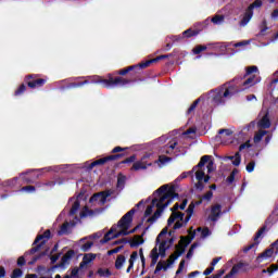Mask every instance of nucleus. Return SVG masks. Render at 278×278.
<instances>
[{"label": "nucleus", "instance_id": "obj_21", "mask_svg": "<svg viewBox=\"0 0 278 278\" xmlns=\"http://www.w3.org/2000/svg\"><path fill=\"white\" fill-rule=\"evenodd\" d=\"M186 216V214H184L182 212H174L170 214V216L167 219V226L170 227V225H173V223H175L177 219L178 220H184V217Z\"/></svg>", "mask_w": 278, "mask_h": 278}, {"label": "nucleus", "instance_id": "obj_46", "mask_svg": "<svg viewBox=\"0 0 278 278\" xmlns=\"http://www.w3.org/2000/svg\"><path fill=\"white\" fill-rule=\"evenodd\" d=\"M263 3L262 0H255L252 4L248 7L250 12H253L254 8H262Z\"/></svg>", "mask_w": 278, "mask_h": 278}, {"label": "nucleus", "instance_id": "obj_56", "mask_svg": "<svg viewBox=\"0 0 278 278\" xmlns=\"http://www.w3.org/2000/svg\"><path fill=\"white\" fill-rule=\"evenodd\" d=\"M245 169L248 173H253V170H255V161H251L250 163H248Z\"/></svg>", "mask_w": 278, "mask_h": 278}, {"label": "nucleus", "instance_id": "obj_37", "mask_svg": "<svg viewBox=\"0 0 278 278\" xmlns=\"http://www.w3.org/2000/svg\"><path fill=\"white\" fill-rule=\"evenodd\" d=\"M147 167L142 161H137L132 164L131 170H147Z\"/></svg>", "mask_w": 278, "mask_h": 278}, {"label": "nucleus", "instance_id": "obj_58", "mask_svg": "<svg viewBox=\"0 0 278 278\" xmlns=\"http://www.w3.org/2000/svg\"><path fill=\"white\" fill-rule=\"evenodd\" d=\"M134 162H136V154H132L129 157H127L124 161H122V164H131Z\"/></svg>", "mask_w": 278, "mask_h": 278}, {"label": "nucleus", "instance_id": "obj_32", "mask_svg": "<svg viewBox=\"0 0 278 278\" xmlns=\"http://www.w3.org/2000/svg\"><path fill=\"white\" fill-rule=\"evenodd\" d=\"M227 160H231L233 166H240V163L242 162V156L240 155V152H236L233 156H227Z\"/></svg>", "mask_w": 278, "mask_h": 278}, {"label": "nucleus", "instance_id": "obj_57", "mask_svg": "<svg viewBox=\"0 0 278 278\" xmlns=\"http://www.w3.org/2000/svg\"><path fill=\"white\" fill-rule=\"evenodd\" d=\"M121 251H123V245H119L117 248H114L113 250H109L108 251V255H114L116 253H121Z\"/></svg>", "mask_w": 278, "mask_h": 278}, {"label": "nucleus", "instance_id": "obj_34", "mask_svg": "<svg viewBox=\"0 0 278 278\" xmlns=\"http://www.w3.org/2000/svg\"><path fill=\"white\" fill-rule=\"evenodd\" d=\"M127 182V176L123 175V174H118L117 176V188H119L121 190H123V188H125V184Z\"/></svg>", "mask_w": 278, "mask_h": 278}, {"label": "nucleus", "instance_id": "obj_64", "mask_svg": "<svg viewBox=\"0 0 278 278\" xmlns=\"http://www.w3.org/2000/svg\"><path fill=\"white\" fill-rule=\"evenodd\" d=\"M45 255H47V251L41 252L39 255L35 256L33 258V262H30L29 264H36V262H38V260H40V257H45Z\"/></svg>", "mask_w": 278, "mask_h": 278}, {"label": "nucleus", "instance_id": "obj_22", "mask_svg": "<svg viewBox=\"0 0 278 278\" xmlns=\"http://www.w3.org/2000/svg\"><path fill=\"white\" fill-rule=\"evenodd\" d=\"M258 127L261 129H270V118L268 117V112L258 121Z\"/></svg>", "mask_w": 278, "mask_h": 278}, {"label": "nucleus", "instance_id": "obj_40", "mask_svg": "<svg viewBox=\"0 0 278 278\" xmlns=\"http://www.w3.org/2000/svg\"><path fill=\"white\" fill-rule=\"evenodd\" d=\"M26 90H27V85L25 84L20 85V87L14 92V97H21V94H25Z\"/></svg>", "mask_w": 278, "mask_h": 278}, {"label": "nucleus", "instance_id": "obj_18", "mask_svg": "<svg viewBox=\"0 0 278 278\" xmlns=\"http://www.w3.org/2000/svg\"><path fill=\"white\" fill-rule=\"evenodd\" d=\"M75 257V250H68L61 258L60 264L55 265V268H64L70 261Z\"/></svg>", "mask_w": 278, "mask_h": 278}, {"label": "nucleus", "instance_id": "obj_24", "mask_svg": "<svg viewBox=\"0 0 278 278\" xmlns=\"http://www.w3.org/2000/svg\"><path fill=\"white\" fill-rule=\"evenodd\" d=\"M167 243H168V241L164 240L159 245V255L162 258L166 257V251H168V249H170V245H166Z\"/></svg>", "mask_w": 278, "mask_h": 278}, {"label": "nucleus", "instance_id": "obj_4", "mask_svg": "<svg viewBox=\"0 0 278 278\" xmlns=\"http://www.w3.org/2000/svg\"><path fill=\"white\" fill-rule=\"evenodd\" d=\"M155 193L160 197L157 202L160 205H166V203H164L165 201H170V203H173V199H179V193L175 191V186L168 188V185H163L155 191Z\"/></svg>", "mask_w": 278, "mask_h": 278}, {"label": "nucleus", "instance_id": "obj_60", "mask_svg": "<svg viewBox=\"0 0 278 278\" xmlns=\"http://www.w3.org/2000/svg\"><path fill=\"white\" fill-rule=\"evenodd\" d=\"M22 192H36V187L34 186H25L21 189Z\"/></svg>", "mask_w": 278, "mask_h": 278}, {"label": "nucleus", "instance_id": "obj_50", "mask_svg": "<svg viewBox=\"0 0 278 278\" xmlns=\"http://www.w3.org/2000/svg\"><path fill=\"white\" fill-rule=\"evenodd\" d=\"M202 51H207V46H197L193 49L194 55H199V53H201Z\"/></svg>", "mask_w": 278, "mask_h": 278}, {"label": "nucleus", "instance_id": "obj_49", "mask_svg": "<svg viewBox=\"0 0 278 278\" xmlns=\"http://www.w3.org/2000/svg\"><path fill=\"white\" fill-rule=\"evenodd\" d=\"M172 160L173 159L170 156L160 155L156 162H160V164H166L168 162H172Z\"/></svg>", "mask_w": 278, "mask_h": 278}, {"label": "nucleus", "instance_id": "obj_9", "mask_svg": "<svg viewBox=\"0 0 278 278\" xmlns=\"http://www.w3.org/2000/svg\"><path fill=\"white\" fill-rule=\"evenodd\" d=\"M223 205L218 203L213 204L211 205V213L208 215V219L211 220V223H218V219L220 218V216H223Z\"/></svg>", "mask_w": 278, "mask_h": 278}, {"label": "nucleus", "instance_id": "obj_59", "mask_svg": "<svg viewBox=\"0 0 278 278\" xmlns=\"http://www.w3.org/2000/svg\"><path fill=\"white\" fill-rule=\"evenodd\" d=\"M138 260V252L137 251H134L131 254H130V258L128 261V264H135V262Z\"/></svg>", "mask_w": 278, "mask_h": 278}, {"label": "nucleus", "instance_id": "obj_25", "mask_svg": "<svg viewBox=\"0 0 278 278\" xmlns=\"http://www.w3.org/2000/svg\"><path fill=\"white\" fill-rule=\"evenodd\" d=\"M251 18H253V12L247 9L242 20L240 21V26L244 27L249 25V22L251 21Z\"/></svg>", "mask_w": 278, "mask_h": 278}, {"label": "nucleus", "instance_id": "obj_44", "mask_svg": "<svg viewBox=\"0 0 278 278\" xmlns=\"http://www.w3.org/2000/svg\"><path fill=\"white\" fill-rule=\"evenodd\" d=\"M266 136V130H260L255 136H254V142L257 144V142H262V138Z\"/></svg>", "mask_w": 278, "mask_h": 278}, {"label": "nucleus", "instance_id": "obj_35", "mask_svg": "<svg viewBox=\"0 0 278 278\" xmlns=\"http://www.w3.org/2000/svg\"><path fill=\"white\" fill-rule=\"evenodd\" d=\"M178 142L177 141H169L166 146L163 147V153H166L167 155L170 154V151L166 150V149H170L172 151H174L177 147Z\"/></svg>", "mask_w": 278, "mask_h": 278}, {"label": "nucleus", "instance_id": "obj_61", "mask_svg": "<svg viewBox=\"0 0 278 278\" xmlns=\"http://www.w3.org/2000/svg\"><path fill=\"white\" fill-rule=\"evenodd\" d=\"M266 31H268V26H266V21H263V27L261 28L258 36H266Z\"/></svg>", "mask_w": 278, "mask_h": 278}, {"label": "nucleus", "instance_id": "obj_31", "mask_svg": "<svg viewBox=\"0 0 278 278\" xmlns=\"http://www.w3.org/2000/svg\"><path fill=\"white\" fill-rule=\"evenodd\" d=\"M201 30L189 28L182 33L184 38H193V36H199Z\"/></svg>", "mask_w": 278, "mask_h": 278}, {"label": "nucleus", "instance_id": "obj_13", "mask_svg": "<svg viewBox=\"0 0 278 278\" xmlns=\"http://www.w3.org/2000/svg\"><path fill=\"white\" fill-rule=\"evenodd\" d=\"M225 99H229V91H225V87L216 89V93L213 97L214 103H216V105H222L225 103Z\"/></svg>", "mask_w": 278, "mask_h": 278}, {"label": "nucleus", "instance_id": "obj_42", "mask_svg": "<svg viewBox=\"0 0 278 278\" xmlns=\"http://www.w3.org/2000/svg\"><path fill=\"white\" fill-rule=\"evenodd\" d=\"M199 103H201V98H198L187 110V114H192V112H194L197 110V105H199Z\"/></svg>", "mask_w": 278, "mask_h": 278}, {"label": "nucleus", "instance_id": "obj_1", "mask_svg": "<svg viewBox=\"0 0 278 278\" xmlns=\"http://www.w3.org/2000/svg\"><path fill=\"white\" fill-rule=\"evenodd\" d=\"M131 79L123 78L121 76H112V74L108 75V78H101L99 76L90 77L89 79L79 81V83H70L66 88L71 90L73 88H81V86H86L88 84H102L104 88H115V86H127V84H131Z\"/></svg>", "mask_w": 278, "mask_h": 278}, {"label": "nucleus", "instance_id": "obj_54", "mask_svg": "<svg viewBox=\"0 0 278 278\" xmlns=\"http://www.w3.org/2000/svg\"><path fill=\"white\" fill-rule=\"evenodd\" d=\"M194 201H192L186 210L187 215L192 216L194 214Z\"/></svg>", "mask_w": 278, "mask_h": 278}, {"label": "nucleus", "instance_id": "obj_38", "mask_svg": "<svg viewBox=\"0 0 278 278\" xmlns=\"http://www.w3.org/2000/svg\"><path fill=\"white\" fill-rule=\"evenodd\" d=\"M71 227V224H68L67 222H65L62 226H61V228H60V230L58 231V235L59 236H66V235H68L70 232H68V228Z\"/></svg>", "mask_w": 278, "mask_h": 278}, {"label": "nucleus", "instance_id": "obj_23", "mask_svg": "<svg viewBox=\"0 0 278 278\" xmlns=\"http://www.w3.org/2000/svg\"><path fill=\"white\" fill-rule=\"evenodd\" d=\"M97 258V254H85V256L83 257V261L79 264V268H84L85 266H88V264H90V262H93V260Z\"/></svg>", "mask_w": 278, "mask_h": 278}, {"label": "nucleus", "instance_id": "obj_52", "mask_svg": "<svg viewBox=\"0 0 278 278\" xmlns=\"http://www.w3.org/2000/svg\"><path fill=\"white\" fill-rule=\"evenodd\" d=\"M194 188L199 192H203V190H205V185H203V180H198V182L194 185Z\"/></svg>", "mask_w": 278, "mask_h": 278}, {"label": "nucleus", "instance_id": "obj_2", "mask_svg": "<svg viewBox=\"0 0 278 278\" xmlns=\"http://www.w3.org/2000/svg\"><path fill=\"white\" fill-rule=\"evenodd\" d=\"M257 84H260V77L252 75L248 77L242 84L224 87V91L228 92V99H229L233 97V94H238V92H244V90H249V88H253V86Z\"/></svg>", "mask_w": 278, "mask_h": 278}, {"label": "nucleus", "instance_id": "obj_43", "mask_svg": "<svg viewBox=\"0 0 278 278\" xmlns=\"http://www.w3.org/2000/svg\"><path fill=\"white\" fill-rule=\"evenodd\" d=\"M236 173H238V169H233L230 175L227 177L226 181L228 186H231L233 181H236Z\"/></svg>", "mask_w": 278, "mask_h": 278}, {"label": "nucleus", "instance_id": "obj_20", "mask_svg": "<svg viewBox=\"0 0 278 278\" xmlns=\"http://www.w3.org/2000/svg\"><path fill=\"white\" fill-rule=\"evenodd\" d=\"M114 233H116V225H113L111 229L104 235L103 239H101V244H108L110 240H115Z\"/></svg>", "mask_w": 278, "mask_h": 278}, {"label": "nucleus", "instance_id": "obj_6", "mask_svg": "<svg viewBox=\"0 0 278 278\" xmlns=\"http://www.w3.org/2000/svg\"><path fill=\"white\" fill-rule=\"evenodd\" d=\"M51 238V230H46L42 235L36 237L35 241L33 242V248L28 251L29 255H34L38 253L45 244H47V240Z\"/></svg>", "mask_w": 278, "mask_h": 278}, {"label": "nucleus", "instance_id": "obj_29", "mask_svg": "<svg viewBox=\"0 0 278 278\" xmlns=\"http://www.w3.org/2000/svg\"><path fill=\"white\" fill-rule=\"evenodd\" d=\"M188 240H190V237H180V241L176 245V250L181 251V249H185L190 244L188 243Z\"/></svg>", "mask_w": 278, "mask_h": 278}, {"label": "nucleus", "instance_id": "obj_17", "mask_svg": "<svg viewBox=\"0 0 278 278\" xmlns=\"http://www.w3.org/2000/svg\"><path fill=\"white\" fill-rule=\"evenodd\" d=\"M142 67H140V63L137 65H131L128 67H125L123 70L116 71L115 75H121L122 77H125V75L129 74V73H134L135 75H138V71H141Z\"/></svg>", "mask_w": 278, "mask_h": 278}, {"label": "nucleus", "instance_id": "obj_16", "mask_svg": "<svg viewBox=\"0 0 278 278\" xmlns=\"http://www.w3.org/2000/svg\"><path fill=\"white\" fill-rule=\"evenodd\" d=\"M168 58H173V54L159 55L154 59H150L146 62H141L139 66H140V68H149V66H151V64H155V63L160 62L161 60H168Z\"/></svg>", "mask_w": 278, "mask_h": 278}, {"label": "nucleus", "instance_id": "obj_26", "mask_svg": "<svg viewBox=\"0 0 278 278\" xmlns=\"http://www.w3.org/2000/svg\"><path fill=\"white\" fill-rule=\"evenodd\" d=\"M157 203H160V200L157 198H154L151 202V205H148L146 211H144V218L151 216V214H153V207L157 205Z\"/></svg>", "mask_w": 278, "mask_h": 278}, {"label": "nucleus", "instance_id": "obj_27", "mask_svg": "<svg viewBox=\"0 0 278 278\" xmlns=\"http://www.w3.org/2000/svg\"><path fill=\"white\" fill-rule=\"evenodd\" d=\"M151 264L150 266H155L157 264V260H160V252H157V247L153 248L150 253Z\"/></svg>", "mask_w": 278, "mask_h": 278}, {"label": "nucleus", "instance_id": "obj_10", "mask_svg": "<svg viewBox=\"0 0 278 278\" xmlns=\"http://www.w3.org/2000/svg\"><path fill=\"white\" fill-rule=\"evenodd\" d=\"M240 270H242V273H248L249 263H244V262L237 263L236 265L232 266L231 270L226 276H224V278H233V275H238Z\"/></svg>", "mask_w": 278, "mask_h": 278}, {"label": "nucleus", "instance_id": "obj_41", "mask_svg": "<svg viewBox=\"0 0 278 278\" xmlns=\"http://www.w3.org/2000/svg\"><path fill=\"white\" fill-rule=\"evenodd\" d=\"M197 231H201V238H207V236H212V231L207 227L205 228L199 227Z\"/></svg>", "mask_w": 278, "mask_h": 278}, {"label": "nucleus", "instance_id": "obj_47", "mask_svg": "<svg viewBox=\"0 0 278 278\" xmlns=\"http://www.w3.org/2000/svg\"><path fill=\"white\" fill-rule=\"evenodd\" d=\"M204 177H205V172L203 169L195 170V179L198 181H203Z\"/></svg>", "mask_w": 278, "mask_h": 278}, {"label": "nucleus", "instance_id": "obj_62", "mask_svg": "<svg viewBox=\"0 0 278 278\" xmlns=\"http://www.w3.org/2000/svg\"><path fill=\"white\" fill-rule=\"evenodd\" d=\"M62 256V253H58L54 255H50V262L51 264H55V262H58V260H60V257Z\"/></svg>", "mask_w": 278, "mask_h": 278}, {"label": "nucleus", "instance_id": "obj_30", "mask_svg": "<svg viewBox=\"0 0 278 278\" xmlns=\"http://www.w3.org/2000/svg\"><path fill=\"white\" fill-rule=\"evenodd\" d=\"M125 262H127V257H125V255H123V254L117 255V258L115 261L116 270H121L123 268V265L125 264Z\"/></svg>", "mask_w": 278, "mask_h": 278}, {"label": "nucleus", "instance_id": "obj_36", "mask_svg": "<svg viewBox=\"0 0 278 278\" xmlns=\"http://www.w3.org/2000/svg\"><path fill=\"white\" fill-rule=\"evenodd\" d=\"M97 275H99V277H104V278H108V277H112V271L108 268H98L97 270Z\"/></svg>", "mask_w": 278, "mask_h": 278}, {"label": "nucleus", "instance_id": "obj_15", "mask_svg": "<svg viewBox=\"0 0 278 278\" xmlns=\"http://www.w3.org/2000/svg\"><path fill=\"white\" fill-rule=\"evenodd\" d=\"M99 197H100V203L102 205H105L108 198L112 197V191L108 190V191H101L98 193H94L90 199H89V203H94V201H99Z\"/></svg>", "mask_w": 278, "mask_h": 278}, {"label": "nucleus", "instance_id": "obj_12", "mask_svg": "<svg viewBox=\"0 0 278 278\" xmlns=\"http://www.w3.org/2000/svg\"><path fill=\"white\" fill-rule=\"evenodd\" d=\"M168 205H170V200L165 202V205H162L160 203H156V211L154 212V214L148 218L147 223H150V225H153V223H155V220H157V218H160V216H162V212H164V210H166V207H168Z\"/></svg>", "mask_w": 278, "mask_h": 278}, {"label": "nucleus", "instance_id": "obj_5", "mask_svg": "<svg viewBox=\"0 0 278 278\" xmlns=\"http://www.w3.org/2000/svg\"><path fill=\"white\" fill-rule=\"evenodd\" d=\"M185 253V249L182 248L181 250H176L174 254L169 255L168 260H167V264L165 262H159L156 264L155 270H154V275H157V273H160V270H168V268L170 266H173V264H175V261L178 260L179 257H181V255H184Z\"/></svg>", "mask_w": 278, "mask_h": 278}, {"label": "nucleus", "instance_id": "obj_3", "mask_svg": "<svg viewBox=\"0 0 278 278\" xmlns=\"http://www.w3.org/2000/svg\"><path fill=\"white\" fill-rule=\"evenodd\" d=\"M134 214H136V208H131L128 211L117 223V227H119V231L114 233V238H121V236H129V227H131V223H134Z\"/></svg>", "mask_w": 278, "mask_h": 278}, {"label": "nucleus", "instance_id": "obj_48", "mask_svg": "<svg viewBox=\"0 0 278 278\" xmlns=\"http://www.w3.org/2000/svg\"><path fill=\"white\" fill-rule=\"evenodd\" d=\"M197 247H199V243H193L191 244L189 251L187 252V260H190V257H192V255H194V249H197Z\"/></svg>", "mask_w": 278, "mask_h": 278}, {"label": "nucleus", "instance_id": "obj_45", "mask_svg": "<svg viewBox=\"0 0 278 278\" xmlns=\"http://www.w3.org/2000/svg\"><path fill=\"white\" fill-rule=\"evenodd\" d=\"M94 244V242H92V241H87L85 244H83L81 247H80V249H81V251L84 252V253H88V251L90 250V249H92V245Z\"/></svg>", "mask_w": 278, "mask_h": 278}, {"label": "nucleus", "instance_id": "obj_63", "mask_svg": "<svg viewBox=\"0 0 278 278\" xmlns=\"http://www.w3.org/2000/svg\"><path fill=\"white\" fill-rule=\"evenodd\" d=\"M268 271V275H273V273H277L278 270V266L277 264H271L268 268H267Z\"/></svg>", "mask_w": 278, "mask_h": 278}, {"label": "nucleus", "instance_id": "obj_7", "mask_svg": "<svg viewBox=\"0 0 278 278\" xmlns=\"http://www.w3.org/2000/svg\"><path fill=\"white\" fill-rule=\"evenodd\" d=\"M24 83L26 84V86H28V88L34 90L36 88H42V86L47 84V79L39 78L38 74H28L25 76Z\"/></svg>", "mask_w": 278, "mask_h": 278}, {"label": "nucleus", "instance_id": "obj_14", "mask_svg": "<svg viewBox=\"0 0 278 278\" xmlns=\"http://www.w3.org/2000/svg\"><path fill=\"white\" fill-rule=\"evenodd\" d=\"M266 231V225H264L263 227H261L257 232L254 236V242L244 247L243 248V253H249V251H251V249H255V247H257V244H260V237L264 236V232Z\"/></svg>", "mask_w": 278, "mask_h": 278}, {"label": "nucleus", "instance_id": "obj_11", "mask_svg": "<svg viewBox=\"0 0 278 278\" xmlns=\"http://www.w3.org/2000/svg\"><path fill=\"white\" fill-rule=\"evenodd\" d=\"M253 73H260V70L257 68V66L252 65V66H248L245 67V73L243 75L240 76H236L229 84H240V81H242V79H247L249 76L253 75Z\"/></svg>", "mask_w": 278, "mask_h": 278}, {"label": "nucleus", "instance_id": "obj_55", "mask_svg": "<svg viewBox=\"0 0 278 278\" xmlns=\"http://www.w3.org/2000/svg\"><path fill=\"white\" fill-rule=\"evenodd\" d=\"M93 215L94 212L92 210H88V207H85V211L80 212V218H86V216Z\"/></svg>", "mask_w": 278, "mask_h": 278}, {"label": "nucleus", "instance_id": "obj_39", "mask_svg": "<svg viewBox=\"0 0 278 278\" xmlns=\"http://www.w3.org/2000/svg\"><path fill=\"white\" fill-rule=\"evenodd\" d=\"M80 202L79 200H76L73 205L72 208L70 210V216H75V214H77V212H79V207H80Z\"/></svg>", "mask_w": 278, "mask_h": 278}, {"label": "nucleus", "instance_id": "obj_28", "mask_svg": "<svg viewBox=\"0 0 278 278\" xmlns=\"http://www.w3.org/2000/svg\"><path fill=\"white\" fill-rule=\"evenodd\" d=\"M210 160H212L211 155H203L200 160V162L198 163V165L193 166L195 168V170H201L203 168V166H205V164H207V162H210Z\"/></svg>", "mask_w": 278, "mask_h": 278}, {"label": "nucleus", "instance_id": "obj_19", "mask_svg": "<svg viewBox=\"0 0 278 278\" xmlns=\"http://www.w3.org/2000/svg\"><path fill=\"white\" fill-rule=\"evenodd\" d=\"M275 253V248H268L266 249L263 253L258 254L256 257V262L257 264H262V262H264V260H268L270 257H273Z\"/></svg>", "mask_w": 278, "mask_h": 278}, {"label": "nucleus", "instance_id": "obj_33", "mask_svg": "<svg viewBox=\"0 0 278 278\" xmlns=\"http://www.w3.org/2000/svg\"><path fill=\"white\" fill-rule=\"evenodd\" d=\"M140 244H144V239H142V236H136L135 239L130 241L131 249L140 247Z\"/></svg>", "mask_w": 278, "mask_h": 278}, {"label": "nucleus", "instance_id": "obj_8", "mask_svg": "<svg viewBox=\"0 0 278 278\" xmlns=\"http://www.w3.org/2000/svg\"><path fill=\"white\" fill-rule=\"evenodd\" d=\"M121 157H125V153L111 154L102 159L96 160L88 166V170H92V168H94L96 166H103L104 164H108V162H116V160H121Z\"/></svg>", "mask_w": 278, "mask_h": 278}, {"label": "nucleus", "instance_id": "obj_53", "mask_svg": "<svg viewBox=\"0 0 278 278\" xmlns=\"http://www.w3.org/2000/svg\"><path fill=\"white\" fill-rule=\"evenodd\" d=\"M214 197V192L207 191L204 195H202V201H212Z\"/></svg>", "mask_w": 278, "mask_h": 278}, {"label": "nucleus", "instance_id": "obj_51", "mask_svg": "<svg viewBox=\"0 0 278 278\" xmlns=\"http://www.w3.org/2000/svg\"><path fill=\"white\" fill-rule=\"evenodd\" d=\"M18 277H23V269L15 268L11 275V278H18Z\"/></svg>", "mask_w": 278, "mask_h": 278}]
</instances>
